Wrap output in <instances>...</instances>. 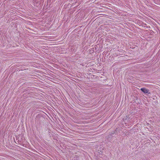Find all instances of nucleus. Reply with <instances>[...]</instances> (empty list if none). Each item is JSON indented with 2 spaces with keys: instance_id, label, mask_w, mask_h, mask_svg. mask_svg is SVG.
<instances>
[{
  "instance_id": "f257e3e1",
  "label": "nucleus",
  "mask_w": 160,
  "mask_h": 160,
  "mask_svg": "<svg viewBox=\"0 0 160 160\" xmlns=\"http://www.w3.org/2000/svg\"><path fill=\"white\" fill-rule=\"evenodd\" d=\"M141 90L145 93H148V90L146 88H142L140 89Z\"/></svg>"
}]
</instances>
